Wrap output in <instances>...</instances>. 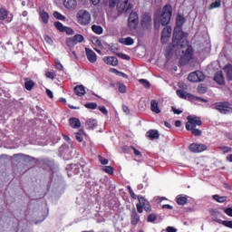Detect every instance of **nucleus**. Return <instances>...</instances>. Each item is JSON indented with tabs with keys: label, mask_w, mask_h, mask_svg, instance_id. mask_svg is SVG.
Segmentation results:
<instances>
[{
	"label": "nucleus",
	"mask_w": 232,
	"mask_h": 232,
	"mask_svg": "<svg viewBox=\"0 0 232 232\" xmlns=\"http://www.w3.org/2000/svg\"><path fill=\"white\" fill-rule=\"evenodd\" d=\"M46 94L50 99H53V92H52V91L46 90Z\"/></svg>",
	"instance_id": "nucleus-61"
},
{
	"label": "nucleus",
	"mask_w": 232,
	"mask_h": 232,
	"mask_svg": "<svg viewBox=\"0 0 232 232\" xmlns=\"http://www.w3.org/2000/svg\"><path fill=\"white\" fill-rule=\"evenodd\" d=\"M92 44L94 46H102V42L99 38H93Z\"/></svg>",
	"instance_id": "nucleus-50"
},
{
	"label": "nucleus",
	"mask_w": 232,
	"mask_h": 232,
	"mask_svg": "<svg viewBox=\"0 0 232 232\" xmlns=\"http://www.w3.org/2000/svg\"><path fill=\"white\" fill-rule=\"evenodd\" d=\"M223 211L227 217H232V208H223Z\"/></svg>",
	"instance_id": "nucleus-53"
},
{
	"label": "nucleus",
	"mask_w": 232,
	"mask_h": 232,
	"mask_svg": "<svg viewBox=\"0 0 232 232\" xmlns=\"http://www.w3.org/2000/svg\"><path fill=\"white\" fill-rule=\"evenodd\" d=\"M130 0H118L116 8L118 11V14H128L130 10L133 8V5L131 4H128Z\"/></svg>",
	"instance_id": "nucleus-6"
},
{
	"label": "nucleus",
	"mask_w": 232,
	"mask_h": 232,
	"mask_svg": "<svg viewBox=\"0 0 232 232\" xmlns=\"http://www.w3.org/2000/svg\"><path fill=\"white\" fill-rule=\"evenodd\" d=\"M84 106L88 108V110H97V103L95 102H87Z\"/></svg>",
	"instance_id": "nucleus-41"
},
{
	"label": "nucleus",
	"mask_w": 232,
	"mask_h": 232,
	"mask_svg": "<svg viewBox=\"0 0 232 232\" xmlns=\"http://www.w3.org/2000/svg\"><path fill=\"white\" fill-rule=\"evenodd\" d=\"M73 90L75 95L78 97H84V95H86V89L84 88V85H76Z\"/></svg>",
	"instance_id": "nucleus-21"
},
{
	"label": "nucleus",
	"mask_w": 232,
	"mask_h": 232,
	"mask_svg": "<svg viewBox=\"0 0 232 232\" xmlns=\"http://www.w3.org/2000/svg\"><path fill=\"white\" fill-rule=\"evenodd\" d=\"M53 16L56 19H59L60 21H65L66 20V16L63 15L61 13H59L57 11L53 13Z\"/></svg>",
	"instance_id": "nucleus-42"
},
{
	"label": "nucleus",
	"mask_w": 232,
	"mask_h": 232,
	"mask_svg": "<svg viewBox=\"0 0 232 232\" xmlns=\"http://www.w3.org/2000/svg\"><path fill=\"white\" fill-rule=\"evenodd\" d=\"M55 68L56 70H59V72H63L64 70L63 63H61L59 61H55Z\"/></svg>",
	"instance_id": "nucleus-48"
},
{
	"label": "nucleus",
	"mask_w": 232,
	"mask_h": 232,
	"mask_svg": "<svg viewBox=\"0 0 232 232\" xmlns=\"http://www.w3.org/2000/svg\"><path fill=\"white\" fill-rule=\"evenodd\" d=\"M184 23H186V17L182 14H178L172 36V48L178 47L176 55L179 57L181 66H186L193 59V47L189 45V41L186 39V33L182 31Z\"/></svg>",
	"instance_id": "nucleus-1"
},
{
	"label": "nucleus",
	"mask_w": 232,
	"mask_h": 232,
	"mask_svg": "<svg viewBox=\"0 0 232 232\" xmlns=\"http://www.w3.org/2000/svg\"><path fill=\"white\" fill-rule=\"evenodd\" d=\"M75 139L76 140H78V142H82L83 140L82 134L81 132H76Z\"/></svg>",
	"instance_id": "nucleus-52"
},
{
	"label": "nucleus",
	"mask_w": 232,
	"mask_h": 232,
	"mask_svg": "<svg viewBox=\"0 0 232 232\" xmlns=\"http://www.w3.org/2000/svg\"><path fill=\"white\" fill-rule=\"evenodd\" d=\"M171 110H172L173 113H175V115H180V113H182V111H180L175 107H172Z\"/></svg>",
	"instance_id": "nucleus-58"
},
{
	"label": "nucleus",
	"mask_w": 232,
	"mask_h": 232,
	"mask_svg": "<svg viewBox=\"0 0 232 232\" xmlns=\"http://www.w3.org/2000/svg\"><path fill=\"white\" fill-rule=\"evenodd\" d=\"M69 124L74 130H79V128H81V121L77 118H70Z\"/></svg>",
	"instance_id": "nucleus-23"
},
{
	"label": "nucleus",
	"mask_w": 232,
	"mask_h": 232,
	"mask_svg": "<svg viewBox=\"0 0 232 232\" xmlns=\"http://www.w3.org/2000/svg\"><path fill=\"white\" fill-rule=\"evenodd\" d=\"M98 110H100L102 111V113H103V115H108V110L106 109V107L99 106Z\"/></svg>",
	"instance_id": "nucleus-56"
},
{
	"label": "nucleus",
	"mask_w": 232,
	"mask_h": 232,
	"mask_svg": "<svg viewBox=\"0 0 232 232\" xmlns=\"http://www.w3.org/2000/svg\"><path fill=\"white\" fill-rule=\"evenodd\" d=\"M103 6H109L110 10H113L117 6V0H102Z\"/></svg>",
	"instance_id": "nucleus-25"
},
{
	"label": "nucleus",
	"mask_w": 232,
	"mask_h": 232,
	"mask_svg": "<svg viewBox=\"0 0 232 232\" xmlns=\"http://www.w3.org/2000/svg\"><path fill=\"white\" fill-rule=\"evenodd\" d=\"M150 110L154 113H160V108H159V102H157V100H152L150 102Z\"/></svg>",
	"instance_id": "nucleus-26"
},
{
	"label": "nucleus",
	"mask_w": 232,
	"mask_h": 232,
	"mask_svg": "<svg viewBox=\"0 0 232 232\" xmlns=\"http://www.w3.org/2000/svg\"><path fill=\"white\" fill-rule=\"evenodd\" d=\"M91 28L97 35H102V34L104 32V29H102V26L101 25L93 24Z\"/></svg>",
	"instance_id": "nucleus-30"
},
{
	"label": "nucleus",
	"mask_w": 232,
	"mask_h": 232,
	"mask_svg": "<svg viewBox=\"0 0 232 232\" xmlns=\"http://www.w3.org/2000/svg\"><path fill=\"white\" fill-rule=\"evenodd\" d=\"M187 119L186 130L191 131V134L194 135V137H200L202 135V130L196 128L197 126H202V120L198 117L192 116H188Z\"/></svg>",
	"instance_id": "nucleus-2"
},
{
	"label": "nucleus",
	"mask_w": 232,
	"mask_h": 232,
	"mask_svg": "<svg viewBox=\"0 0 232 232\" xmlns=\"http://www.w3.org/2000/svg\"><path fill=\"white\" fill-rule=\"evenodd\" d=\"M139 82L140 84H142V86L147 90H150V88H151V83H150V82L146 79H140Z\"/></svg>",
	"instance_id": "nucleus-33"
},
{
	"label": "nucleus",
	"mask_w": 232,
	"mask_h": 232,
	"mask_svg": "<svg viewBox=\"0 0 232 232\" xmlns=\"http://www.w3.org/2000/svg\"><path fill=\"white\" fill-rule=\"evenodd\" d=\"M110 72H111V73H115L116 75H120L121 77H124V78L128 77V75H126V73H124L115 68H111Z\"/></svg>",
	"instance_id": "nucleus-36"
},
{
	"label": "nucleus",
	"mask_w": 232,
	"mask_h": 232,
	"mask_svg": "<svg viewBox=\"0 0 232 232\" xmlns=\"http://www.w3.org/2000/svg\"><path fill=\"white\" fill-rule=\"evenodd\" d=\"M130 195L134 200H137V198H139V197H137V194L133 192V190L130 193Z\"/></svg>",
	"instance_id": "nucleus-62"
},
{
	"label": "nucleus",
	"mask_w": 232,
	"mask_h": 232,
	"mask_svg": "<svg viewBox=\"0 0 232 232\" xmlns=\"http://www.w3.org/2000/svg\"><path fill=\"white\" fill-rule=\"evenodd\" d=\"M211 217H213L214 220L216 222H218V224H222V226H225V227H229V229H232V221L229 220H223L219 221L218 218V211H212L211 212Z\"/></svg>",
	"instance_id": "nucleus-13"
},
{
	"label": "nucleus",
	"mask_w": 232,
	"mask_h": 232,
	"mask_svg": "<svg viewBox=\"0 0 232 232\" xmlns=\"http://www.w3.org/2000/svg\"><path fill=\"white\" fill-rule=\"evenodd\" d=\"M208 150V146L202 143H191L188 146V150L191 153H202V151H206Z\"/></svg>",
	"instance_id": "nucleus-11"
},
{
	"label": "nucleus",
	"mask_w": 232,
	"mask_h": 232,
	"mask_svg": "<svg viewBox=\"0 0 232 232\" xmlns=\"http://www.w3.org/2000/svg\"><path fill=\"white\" fill-rule=\"evenodd\" d=\"M104 63L108 64L109 66H118L119 59L115 56H105L103 58Z\"/></svg>",
	"instance_id": "nucleus-17"
},
{
	"label": "nucleus",
	"mask_w": 232,
	"mask_h": 232,
	"mask_svg": "<svg viewBox=\"0 0 232 232\" xmlns=\"http://www.w3.org/2000/svg\"><path fill=\"white\" fill-rule=\"evenodd\" d=\"M24 88L28 92H32L34 90V86H35V82L30 80V78H24Z\"/></svg>",
	"instance_id": "nucleus-24"
},
{
	"label": "nucleus",
	"mask_w": 232,
	"mask_h": 232,
	"mask_svg": "<svg viewBox=\"0 0 232 232\" xmlns=\"http://www.w3.org/2000/svg\"><path fill=\"white\" fill-rule=\"evenodd\" d=\"M139 204L143 207L144 210L147 213L151 212V205H150V201L146 199L143 196H138Z\"/></svg>",
	"instance_id": "nucleus-14"
},
{
	"label": "nucleus",
	"mask_w": 232,
	"mask_h": 232,
	"mask_svg": "<svg viewBox=\"0 0 232 232\" xmlns=\"http://www.w3.org/2000/svg\"><path fill=\"white\" fill-rule=\"evenodd\" d=\"M213 199L216 200V202H219V204H223V202H226V200H227V197H220L219 195H214Z\"/></svg>",
	"instance_id": "nucleus-31"
},
{
	"label": "nucleus",
	"mask_w": 232,
	"mask_h": 232,
	"mask_svg": "<svg viewBox=\"0 0 232 232\" xmlns=\"http://www.w3.org/2000/svg\"><path fill=\"white\" fill-rule=\"evenodd\" d=\"M54 26L56 30H59V32H63V33H64V29L66 28V26H63V23L61 22H55Z\"/></svg>",
	"instance_id": "nucleus-38"
},
{
	"label": "nucleus",
	"mask_w": 232,
	"mask_h": 232,
	"mask_svg": "<svg viewBox=\"0 0 232 232\" xmlns=\"http://www.w3.org/2000/svg\"><path fill=\"white\" fill-rule=\"evenodd\" d=\"M122 111H124L127 115H130V107L127 105H122Z\"/></svg>",
	"instance_id": "nucleus-57"
},
{
	"label": "nucleus",
	"mask_w": 232,
	"mask_h": 232,
	"mask_svg": "<svg viewBox=\"0 0 232 232\" xmlns=\"http://www.w3.org/2000/svg\"><path fill=\"white\" fill-rule=\"evenodd\" d=\"M118 56L121 57V59H124V61H130V59H131L130 55L124 53H119Z\"/></svg>",
	"instance_id": "nucleus-54"
},
{
	"label": "nucleus",
	"mask_w": 232,
	"mask_h": 232,
	"mask_svg": "<svg viewBox=\"0 0 232 232\" xmlns=\"http://www.w3.org/2000/svg\"><path fill=\"white\" fill-rule=\"evenodd\" d=\"M146 137H148V139H150V140H155L159 139V137H160V134L157 130H150L149 131H147Z\"/></svg>",
	"instance_id": "nucleus-22"
},
{
	"label": "nucleus",
	"mask_w": 232,
	"mask_h": 232,
	"mask_svg": "<svg viewBox=\"0 0 232 232\" xmlns=\"http://www.w3.org/2000/svg\"><path fill=\"white\" fill-rule=\"evenodd\" d=\"M74 38V42L76 43H82V41H84V36H82V34H76L73 36Z\"/></svg>",
	"instance_id": "nucleus-45"
},
{
	"label": "nucleus",
	"mask_w": 232,
	"mask_h": 232,
	"mask_svg": "<svg viewBox=\"0 0 232 232\" xmlns=\"http://www.w3.org/2000/svg\"><path fill=\"white\" fill-rule=\"evenodd\" d=\"M98 126V123H97V121L96 120H87L86 121V128L88 130H95V128H97Z\"/></svg>",
	"instance_id": "nucleus-27"
},
{
	"label": "nucleus",
	"mask_w": 232,
	"mask_h": 232,
	"mask_svg": "<svg viewBox=\"0 0 232 232\" xmlns=\"http://www.w3.org/2000/svg\"><path fill=\"white\" fill-rule=\"evenodd\" d=\"M130 150H133V153L134 155H136V157H142V153L139 150H137L134 146H130Z\"/></svg>",
	"instance_id": "nucleus-49"
},
{
	"label": "nucleus",
	"mask_w": 232,
	"mask_h": 232,
	"mask_svg": "<svg viewBox=\"0 0 232 232\" xmlns=\"http://www.w3.org/2000/svg\"><path fill=\"white\" fill-rule=\"evenodd\" d=\"M172 15H173V7L171 6V5H164L160 16V24L162 26H168L169 23L171 22Z\"/></svg>",
	"instance_id": "nucleus-3"
},
{
	"label": "nucleus",
	"mask_w": 232,
	"mask_h": 232,
	"mask_svg": "<svg viewBox=\"0 0 232 232\" xmlns=\"http://www.w3.org/2000/svg\"><path fill=\"white\" fill-rule=\"evenodd\" d=\"M136 208H137L138 213H143V211H144V207L142 205H140V203H138L136 205Z\"/></svg>",
	"instance_id": "nucleus-55"
},
{
	"label": "nucleus",
	"mask_w": 232,
	"mask_h": 232,
	"mask_svg": "<svg viewBox=\"0 0 232 232\" xmlns=\"http://www.w3.org/2000/svg\"><path fill=\"white\" fill-rule=\"evenodd\" d=\"M39 17L44 24H48L50 21V14L46 11H44V9H39Z\"/></svg>",
	"instance_id": "nucleus-18"
},
{
	"label": "nucleus",
	"mask_w": 232,
	"mask_h": 232,
	"mask_svg": "<svg viewBox=\"0 0 232 232\" xmlns=\"http://www.w3.org/2000/svg\"><path fill=\"white\" fill-rule=\"evenodd\" d=\"M155 220H157V214L155 213L150 214L147 218V222L153 223Z\"/></svg>",
	"instance_id": "nucleus-43"
},
{
	"label": "nucleus",
	"mask_w": 232,
	"mask_h": 232,
	"mask_svg": "<svg viewBox=\"0 0 232 232\" xmlns=\"http://www.w3.org/2000/svg\"><path fill=\"white\" fill-rule=\"evenodd\" d=\"M102 171H104V173H108V175H113L115 169L111 166H104L102 168Z\"/></svg>",
	"instance_id": "nucleus-35"
},
{
	"label": "nucleus",
	"mask_w": 232,
	"mask_h": 232,
	"mask_svg": "<svg viewBox=\"0 0 232 232\" xmlns=\"http://www.w3.org/2000/svg\"><path fill=\"white\" fill-rule=\"evenodd\" d=\"M8 17V10L5 8L0 9V19L1 21H5Z\"/></svg>",
	"instance_id": "nucleus-34"
},
{
	"label": "nucleus",
	"mask_w": 232,
	"mask_h": 232,
	"mask_svg": "<svg viewBox=\"0 0 232 232\" xmlns=\"http://www.w3.org/2000/svg\"><path fill=\"white\" fill-rule=\"evenodd\" d=\"M162 209H173L171 205L165 204L162 206Z\"/></svg>",
	"instance_id": "nucleus-63"
},
{
	"label": "nucleus",
	"mask_w": 232,
	"mask_h": 232,
	"mask_svg": "<svg viewBox=\"0 0 232 232\" xmlns=\"http://www.w3.org/2000/svg\"><path fill=\"white\" fill-rule=\"evenodd\" d=\"M128 26L130 30H137L139 26V14L135 12H131L128 18Z\"/></svg>",
	"instance_id": "nucleus-10"
},
{
	"label": "nucleus",
	"mask_w": 232,
	"mask_h": 232,
	"mask_svg": "<svg viewBox=\"0 0 232 232\" xmlns=\"http://www.w3.org/2000/svg\"><path fill=\"white\" fill-rule=\"evenodd\" d=\"M224 70L227 73V80L232 81V65L231 64L226 65Z\"/></svg>",
	"instance_id": "nucleus-29"
},
{
	"label": "nucleus",
	"mask_w": 232,
	"mask_h": 232,
	"mask_svg": "<svg viewBox=\"0 0 232 232\" xmlns=\"http://www.w3.org/2000/svg\"><path fill=\"white\" fill-rule=\"evenodd\" d=\"M98 159H99L101 164H102L103 166H106V164H108V162H109L108 159H104V158H102V156H99Z\"/></svg>",
	"instance_id": "nucleus-51"
},
{
	"label": "nucleus",
	"mask_w": 232,
	"mask_h": 232,
	"mask_svg": "<svg viewBox=\"0 0 232 232\" xmlns=\"http://www.w3.org/2000/svg\"><path fill=\"white\" fill-rule=\"evenodd\" d=\"M167 232H177V228L173 227H168L166 229Z\"/></svg>",
	"instance_id": "nucleus-60"
},
{
	"label": "nucleus",
	"mask_w": 232,
	"mask_h": 232,
	"mask_svg": "<svg viewBox=\"0 0 232 232\" xmlns=\"http://www.w3.org/2000/svg\"><path fill=\"white\" fill-rule=\"evenodd\" d=\"M45 77H47V79H52V81H53V79L57 77V74H55V72L53 71H46Z\"/></svg>",
	"instance_id": "nucleus-37"
},
{
	"label": "nucleus",
	"mask_w": 232,
	"mask_h": 232,
	"mask_svg": "<svg viewBox=\"0 0 232 232\" xmlns=\"http://www.w3.org/2000/svg\"><path fill=\"white\" fill-rule=\"evenodd\" d=\"M171 32H173V29H171V26H166L165 28H163L161 32L162 44H166V43L169 41V38L171 37Z\"/></svg>",
	"instance_id": "nucleus-12"
},
{
	"label": "nucleus",
	"mask_w": 232,
	"mask_h": 232,
	"mask_svg": "<svg viewBox=\"0 0 232 232\" xmlns=\"http://www.w3.org/2000/svg\"><path fill=\"white\" fill-rule=\"evenodd\" d=\"M175 126L176 128H180V126H182V121H180V120H177L175 121Z\"/></svg>",
	"instance_id": "nucleus-64"
},
{
	"label": "nucleus",
	"mask_w": 232,
	"mask_h": 232,
	"mask_svg": "<svg viewBox=\"0 0 232 232\" xmlns=\"http://www.w3.org/2000/svg\"><path fill=\"white\" fill-rule=\"evenodd\" d=\"M85 53L90 63H97V54L95 53V52H93V50L90 48H85Z\"/></svg>",
	"instance_id": "nucleus-15"
},
{
	"label": "nucleus",
	"mask_w": 232,
	"mask_h": 232,
	"mask_svg": "<svg viewBox=\"0 0 232 232\" xmlns=\"http://www.w3.org/2000/svg\"><path fill=\"white\" fill-rule=\"evenodd\" d=\"M176 93L178 97H179V99H185L187 101H201V102H208V100L200 97H196L191 93H186V92H184L183 90H178Z\"/></svg>",
	"instance_id": "nucleus-7"
},
{
	"label": "nucleus",
	"mask_w": 232,
	"mask_h": 232,
	"mask_svg": "<svg viewBox=\"0 0 232 232\" xmlns=\"http://www.w3.org/2000/svg\"><path fill=\"white\" fill-rule=\"evenodd\" d=\"M214 81L218 84H220V86H224V84H226V80L224 79V72H222V71H218L215 73Z\"/></svg>",
	"instance_id": "nucleus-16"
},
{
	"label": "nucleus",
	"mask_w": 232,
	"mask_h": 232,
	"mask_svg": "<svg viewBox=\"0 0 232 232\" xmlns=\"http://www.w3.org/2000/svg\"><path fill=\"white\" fill-rule=\"evenodd\" d=\"M77 19L79 24H82V26H86L92 23V14H90V12L86 10H80L77 14Z\"/></svg>",
	"instance_id": "nucleus-5"
},
{
	"label": "nucleus",
	"mask_w": 232,
	"mask_h": 232,
	"mask_svg": "<svg viewBox=\"0 0 232 232\" xmlns=\"http://www.w3.org/2000/svg\"><path fill=\"white\" fill-rule=\"evenodd\" d=\"M177 204L179 206H185V204H188V198L182 195L177 196Z\"/></svg>",
	"instance_id": "nucleus-28"
},
{
	"label": "nucleus",
	"mask_w": 232,
	"mask_h": 232,
	"mask_svg": "<svg viewBox=\"0 0 232 232\" xmlns=\"http://www.w3.org/2000/svg\"><path fill=\"white\" fill-rule=\"evenodd\" d=\"M66 44H67V46H75V44H77L75 42V39L72 36L71 38L66 39Z\"/></svg>",
	"instance_id": "nucleus-44"
},
{
	"label": "nucleus",
	"mask_w": 232,
	"mask_h": 232,
	"mask_svg": "<svg viewBox=\"0 0 232 232\" xmlns=\"http://www.w3.org/2000/svg\"><path fill=\"white\" fill-rule=\"evenodd\" d=\"M222 5V0H216L212 4L209 5V10H213L214 8H220Z\"/></svg>",
	"instance_id": "nucleus-32"
},
{
	"label": "nucleus",
	"mask_w": 232,
	"mask_h": 232,
	"mask_svg": "<svg viewBox=\"0 0 232 232\" xmlns=\"http://www.w3.org/2000/svg\"><path fill=\"white\" fill-rule=\"evenodd\" d=\"M63 6L67 10H75L77 8V0H64Z\"/></svg>",
	"instance_id": "nucleus-19"
},
{
	"label": "nucleus",
	"mask_w": 232,
	"mask_h": 232,
	"mask_svg": "<svg viewBox=\"0 0 232 232\" xmlns=\"http://www.w3.org/2000/svg\"><path fill=\"white\" fill-rule=\"evenodd\" d=\"M221 150L223 151V153H229V151H231V148L230 147H221Z\"/></svg>",
	"instance_id": "nucleus-59"
},
{
	"label": "nucleus",
	"mask_w": 232,
	"mask_h": 232,
	"mask_svg": "<svg viewBox=\"0 0 232 232\" xmlns=\"http://www.w3.org/2000/svg\"><path fill=\"white\" fill-rule=\"evenodd\" d=\"M141 27L143 30H148L151 32V28H153V22L151 20V14L150 13H144L141 16Z\"/></svg>",
	"instance_id": "nucleus-8"
},
{
	"label": "nucleus",
	"mask_w": 232,
	"mask_h": 232,
	"mask_svg": "<svg viewBox=\"0 0 232 232\" xmlns=\"http://www.w3.org/2000/svg\"><path fill=\"white\" fill-rule=\"evenodd\" d=\"M134 43L135 41L133 40V38L127 37L124 39L123 44H125L126 46H131V44H133Z\"/></svg>",
	"instance_id": "nucleus-40"
},
{
	"label": "nucleus",
	"mask_w": 232,
	"mask_h": 232,
	"mask_svg": "<svg viewBox=\"0 0 232 232\" xmlns=\"http://www.w3.org/2000/svg\"><path fill=\"white\" fill-rule=\"evenodd\" d=\"M117 86L120 93H126L127 88H126V85H124V83L119 82Z\"/></svg>",
	"instance_id": "nucleus-39"
},
{
	"label": "nucleus",
	"mask_w": 232,
	"mask_h": 232,
	"mask_svg": "<svg viewBox=\"0 0 232 232\" xmlns=\"http://www.w3.org/2000/svg\"><path fill=\"white\" fill-rule=\"evenodd\" d=\"M198 93H207L208 92V87L204 86V85H198Z\"/></svg>",
	"instance_id": "nucleus-46"
},
{
	"label": "nucleus",
	"mask_w": 232,
	"mask_h": 232,
	"mask_svg": "<svg viewBox=\"0 0 232 232\" xmlns=\"http://www.w3.org/2000/svg\"><path fill=\"white\" fill-rule=\"evenodd\" d=\"M206 79V76L204 75V72L202 71H196L193 72H190L188 76V80L190 82H202Z\"/></svg>",
	"instance_id": "nucleus-9"
},
{
	"label": "nucleus",
	"mask_w": 232,
	"mask_h": 232,
	"mask_svg": "<svg viewBox=\"0 0 232 232\" xmlns=\"http://www.w3.org/2000/svg\"><path fill=\"white\" fill-rule=\"evenodd\" d=\"M214 110L219 111L223 115H227V113H232V105L229 102H219L214 104Z\"/></svg>",
	"instance_id": "nucleus-4"
},
{
	"label": "nucleus",
	"mask_w": 232,
	"mask_h": 232,
	"mask_svg": "<svg viewBox=\"0 0 232 232\" xmlns=\"http://www.w3.org/2000/svg\"><path fill=\"white\" fill-rule=\"evenodd\" d=\"M140 222V216L138 215L137 210H133L130 214V224L131 226H137Z\"/></svg>",
	"instance_id": "nucleus-20"
},
{
	"label": "nucleus",
	"mask_w": 232,
	"mask_h": 232,
	"mask_svg": "<svg viewBox=\"0 0 232 232\" xmlns=\"http://www.w3.org/2000/svg\"><path fill=\"white\" fill-rule=\"evenodd\" d=\"M67 35H73L75 34V31L72 29V27L65 26V29L63 30Z\"/></svg>",
	"instance_id": "nucleus-47"
}]
</instances>
